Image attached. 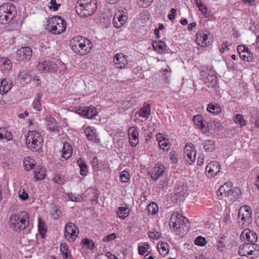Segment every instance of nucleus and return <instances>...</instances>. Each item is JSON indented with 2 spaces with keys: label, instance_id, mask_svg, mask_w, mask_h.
<instances>
[{
  "label": "nucleus",
  "instance_id": "1",
  "mask_svg": "<svg viewBox=\"0 0 259 259\" xmlns=\"http://www.w3.org/2000/svg\"><path fill=\"white\" fill-rule=\"evenodd\" d=\"M9 225L14 231L20 232L25 230L28 233L31 228L29 213L22 211L12 214L9 218Z\"/></svg>",
  "mask_w": 259,
  "mask_h": 259
},
{
  "label": "nucleus",
  "instance_id": "2",
  "mask_svg": "<svg viewBox=\"0 0 259 259\" xmlns=\"http://www.w3.org/2000/svg\"><path fill=\"white\" fill-rule=\"evenodd\" d=\"M70 45L75 53L81 56L89 53L93 46L90 40L79 35L74 37L70 40Z\"/></svg>",
  "mask_w": 259,
  "mask_h": 259
},
{
  "label": "nucleus",
  "instance_id": "3",
  "mask_svg": "<svg viewBox=\"0 0 259 259\" xmlns=\"http://www.w3.org/2000/svg\"><path fill=\"white\" fill-rule=\"evenodd\" d=\"M75 9L76 11L81 17L92 16L97 9V0H78Z\"/></svg>",
  "mask_w": 259,
  "mask_h": 259
},
{
  "label": "nucleus",
  "instance_id": "4",
  "mask_svg": "<svg viewBox=\"0 0 259 259\" xmlns=\"http://www.w3.org/2000/svg\"><path fill=\"white\" fill-rule=\"evenodd\" d=\"M16 15L17 10L13 4L6 3L0 6V24L9 23Z\"/></svg>",
  "mask_w": 259,
  "mask_h": 259
},
{
  "label": "nucleus",
  "instance_id": "5",
  "mask_svg": "<svg viewBox=\"0 0 259 259\" xmlns=\"http://www.w3.org/2000/svg\"><path fill=\"white\" fill-rule=\"evenodd\" d=\"M66 28V21L60 16H54L47 21L46 29L53 34H61Z\"/></svg>",
  "mask_w": 259,
  "mask_h": 259
},
{
  "label": "nucleus",
  "instance_id": "6",
  "mask_svg": "<svg viewBox=\"0 0 259 259\" xmlns=\"http://www.w3.org/2000/svg\"><path fill=\"white\" fill-rule=\"evenodd\" d=\"M42 138L39 133L29 131L25 138V142L27 147L32 151H39L42 146Z\"/></svg>",
  "mask_w": 259,
  "mask_h": 259
},
{
  "label": "nucleus",
  "instance_id": "7",
  "mask_svg": "<svg viewBox=\"0 0 259 259\" xmlns=\"http://www.w3.org/2000/svg\"><path fill=\"white\" fill-rule=\"evenodd\" d=\"M169 224L170 227L176 230L180 228L184 230L185 227L186 228V229H188L190 227V223L188 220L177 212L173 213L171 214Z\"/></svg>",
  "mask_w": 259,
  "mask_h": 259
},
{
  "label": "nucleus",
  "instance_id": "8",
  "mask_svg": "<svg viewBox=\"0 0 259 259\" xmlns=\"http://www.w3.org/2000/svg\"><path fill=\"white\" fill-rule=\"evenodd\" d=\"M58 68V65L52 61L46 60L39 62L36 66V69L40 73L56 72Z\"/></svg>",
  "mask_w": 259,
  "mask_h": 259
},
{
  "label": "nucleus",
  "instance_id": "9",
  "mask_svg": "<svg viewBox=\"0 0 259 259\" xmlns=\"http://www.w3.org/2000/svg\"><path fill=\"white\" fill-rule=\"evenodd\" d=\"M184 155L185 160L189 165L194 163L196 157V151L193 144L187 143L184 149Z\"/></svg>",
  "mask_w": 259,
  "mask_h": 259
},
{
  "label": "nucleus",
  "instance_id": "10",
  "mask_svg": "<svg viewBox=\"0 0 259 259\" xmlns=\"http://www.w3.org/2000/svg\"><path fill=\"white\" fill-rule=\"evenodd\" d=\"M78 234V228L74 223L69 222L66 224L64 229V236L68 241H74Z\"/></svg>",
  "mask_w": 259,
  "mask_h": 259
},
{
  "label": "nucleus",
  "instance_id": "11",
  "mask_svg": "<svg viewBox=\"0 0 259 259\" xmlns=\"http://www.w3.org/2000/svg\"><path fill=\"white\" fill-rule=\"evenodd\" d=\"M237 51L240 58L244 61L251 62L253 61L254 56L250 50L244 45H239L237 47Z\"/></svg>",
  "mask_w": 259,
  "mask_h": 259
},
{
  "label": "nucleus",
  "instance_id": "12",
  "mask_svg": "<svg viewBox=\"0 0 259 259\" xmlns=\"http://www.w3.org/2000/svg\"><path fill=\"white\" fill-rule=\"evenodd\" d=\"M238 217L244 222L249 224L252 222V211L250 206L247 205L242 206L238 211Z\"/></svg>",
  "mask_w": 259,
  "mask_h": 259
},
{
  "label": "nucleus",
  "instance_id": "13",
  "mask_svg": "<svg viewBox=\"0 0 259 259\" xmlns=\"http://www.w3.org/2000/svg\"><path fill=\"white\" fill-rule=\"evenodd\" d=\"M77 113L89 119L93 118L97 115L96 109L93 106L79 107L77 109Z\"/></svg>",
  "mask_w": 259,
  "mask_h": 259
},
{
  "label": "nucleus",
  "instance_id": "14",
  "mask_svg": "<svg viewBox=\"0 0 259 259\" xmlns=\"http://www.w3.org/2000/svg\"><path fill=\"white\" fill-rule=\"evenodd\" d=\"M32 49L30 47H21L17 50L16 58L19 61L29 60L32 56Z\"/></svg>",
  "mask_w": 259,
  "mask_h": 259
},
{
  "label": "nucleus",
  "instance_id": "15",
  "mask_svg": "<svg viewBox=\"0 0 259 259\" xmlns=\"http://www.w3.org/2000/svg\"><path fill=\"white\" fill-rule=\"evenodd\" d=\"M128 136L130 144L132 147H136L139 143V132L138 128L130 127L128 130Z\"/></svg>",
  "mask_w": 259,
  "mask_h": 259
},
{
  "label": "nucleus",
  "instance_id": "16",
  "mask_svg": "<svg viewBox=\"0 0 259 259\" xmlns=\"http://www.w3.org/2000/svg\"><path fill=\"white\" fill-rule=\"evenodd\" d=\"M232 188V183H225L218 190L217 192L218 197L220 199H222L224 197L230 196Z\"/></svg>",
  "mask_w": 259,
  "mask_h": 259
},
{
  "label": "nucleus",
  "instance_id": "17",
  "mask_svg": "<svg viewBox=\"0 0 259 259\" xmlns=\"http://www.w3.org/2000/svg\"><path fill=\"white\" fill-rule=\"evenodd\" d=\"M127 17L123 12L119 11L116 13L113 19V26L116 28H120L126 22Z\"/></svg>",
  "mask_w": 259,
  "mask_h": 259
},
{
  "label": "nucleus",
  "instance_id": "18",
  "mask_svg": "<svg viewBox=\"0 0 259 259\" xmlns=\"http://www.w3.org/2000/svg\"><path fill=\"white\" fill-rule=\"evenodd\" d=\"M165 168L163 164H157L150 172L151 179L154 181H157L161 176H162L165 171Z\"/></svg>",
  "mask_w": 259,
  "mask_h": 259
},
{
  "label": "nucleus",
  "instance_id": "19",
  "mask_svg": "<svg viewBox=\"0 0 259 259\" xmlns=\"http://www.w3.org/2000/svg\"><path fill=\"white\" fill-rule=\"evenodd\" d=\"M113 62L116 68L122 69L127 65V60L125 56L122 53H117L113 58Z\"/></svg>",
  "mask_w": 259,
  "mask_h": 259
},
{
  "label": "nucleus",
  "instance_id": "20",
  "mask_svg": "<svg viewBox=\"0 0 259 259\" xmlns=\"http://www.w3.org/2000/svg\"><path fill=\"white\" fill-rule=\"evenodd\" d=\"M46 124L48 130L53 132H59V125L56 120L53 116H47L46 117Z\"/></svg>",
  "mask_w": 259,
  "mask_h": 259
},
{
  "label": "nucleus",
  "instance_id": "21",
  "mask_svg": "<svg viewBox=\"0 0 259 259\" xmlns=\"http://www.w3.org/2000/svg\"><path fill=\"white\" fill-rule=\"evenodd\" d=\"M188 188L184 182H177L175 186V194L177 196H184L187 192Z\"/></svg>",
  "mask_w": 259,
  "mask_h": 259
},
{
  "label": "nucleus",
  "instance_id": "22",
  "mask_svg": "<svg viewBox=\"0 0 259 259\" xmlns=\"http://www.w3.org/2000/svg\"><path fill=\"white\" fill-rule=\"evenodd\" d=\"M13 85V81L11 79H2L0 85V94L4 95L6 94L11 89Z\"/></svg>",
  "mask_w": 259,
  "mask_h": 259
},
{
  "label": "nucleus",
  "instance_id": "23",
  "mask_svg": "<svg viewBox=\"0 0 259 259\" xmlns=\"http://www.w3.org/2000/svg\"><path fill=\"white\" fill-rule=\"evenodd\" d=\"M61 158H64L65 160H67L72 155V147L68 142H65L63 144V147L61 150Z\"/></svg>",
  "mask_w": 259,
  "mask_h": 259
},
{
  "label": "nucleus",
  "instance_id": "24",
  "mask_svg": "<svg viewBox=\"0 0 259 259\" xmlns=\"http://www.w3.org/2000/svg\"><path fill=\"white\" fill-rule=\"evenodd\" d=\"M196 41L198 45L203 47L209 46L207 34L204 32H200L196 34Z\"/></svg>",
  "mask_w": 259,
  "mask_h": 259
},
{
  "label": "nucleus",
  "instance_id": "25",
  "mask_svg": "<svg viewBox=\"0 0 259 259\" xmlns=\"http://www.w3.org/2000/svg\"><path fill=\"white\" fill-rule=\"evenodd\" d=\"M241 236H245L246 239L251 242L253 246L254 243L256 242L257 240V236L256 234L253 231L250 230H244L241 234Z\"/></svg>",
  "mask_w": 259,
  "mask_h": 259
},
{
  "label": "nucleus",
  "instance_id": "26",
  "mask_svg": "<svg viewBox=\"0 0 259 259\" xmlns=\"http://www.w3.org/2000/svg\"><path fill=\"white\" fill-rule=\"evenodd\" d=\"M151 107L150 104H144V105L137 111L136 113L139 116L148 119L151 114Z\"/></svg>",
  "mask_w": 259,
  "mask_h": 259
},
{
  "label": "nucleus",
  "instance_id": "27",
  "mask_svg": "<svg viewBox=\"0 0 259 259\" xmlns=\"http://www.w3.org/2000/svg\"><path fill=\"white\" fill-rule=\"evenodd\" d=\"M159 147L163 150L168 151L170 148V145L167 139L163 137L162 134H158L156 136Z\"/></svg>",
  "mask_w": 259,
  "mask_h": 259
},
{
  "label": "nucleus",
  "instance_id": "28",
  "mask_svg": "<svg viewBox=\"0 0 259 259\" xmlns=\"http://www.w3.org/2000/svg\"><path fill=\"white\" fill-rule=\"evenodd\" d=\"M84 133L88 140L91 141L95 140L97 137L96 129L93 126L87 127L84 129Z\"/></svg>",
  "mask_w": 259,
  "mask_h": 259
},
{
  "label": "nucleus",
  "instance_id": "29",
  "mask_svg": "<svg viewBox=\"0 0 259 259\" xmlns=\"http://www.w3.org/2000/svg\"><path fill=\"white\" fill-rule=\"evenodd\" d=\"M46 169L44 167H37L34 171V178L36 181H40L45 179L46 176Z\"/></svg>",
  "mask_w": 259,
  "mask_h": 259
},
{
  "label": "nucleus",
  "instance_id": "30",
  "mask_svg": "<svg viewBox=\"0 0 259 259\" xmlns=\"http://www.w3.org/2000/svg\"><path fill=\"white\" fill-rule=\"evenodd\" d=\"M77 163L80 168V174L82 176H87L89 173V166L82 158H79Z\"/></svg>",
  "mask_w": 259,
  "mask_h": 259
},
{
  "label": "nucleus",
  "instance_id": "31",
  "mask_svg": "<svg viewBox=\"0 0 259 259\" xmlns=\"http://www.w3.org/2000/svg\"><path fill=\"white\" fill-rule=\"evenodd\" d=\"M153 49L158 54H163L164 52V48L166 47L165 44L161 40L154 41L152 43Z\"/></svg>",
  "mask_w": 259,
  "mask_h": 259
},
{
  "label": "nucleus",
  "instance_id": "32",
  "mask_svg": "<svg viewBox=\"0 0 259 259\" xmlns=\"http://www.w3.org/2000/svg\"><path fill=\"white\" fill-rule=\"evenodd\" d=\"M68 249L69 247L66 243L61 244L60 250L63 259H71V254Z\"/></svg>",
  "mask_w": 259,
  "mask_h": 259
},
{
  "label": "nucleus",
  "instance_id": "33",
  "mask_svg": "<svg viewBox=\"0 0 259 259\" xmlns=\"http://www.w3.org/2000/svg\"><path fill=\"white\" fill-rule=\"evenodd\" d=\"M13 138L11 133L5 128L0 127V141H9Z\"/></svg>",
  "mask_w": 259,
  "mask_h": 259
},
{
  "label": "nucleus",
  "instance_id": "34",
  "mask_svg": "<svg viewBox=\"0 0 259 259\" xmlns=\"http://www.w3.org/2000/svg\"><path fill=\"white\" fill-rule=\"evenodd\" d=\"M129 209L126 206H120L118 208L117 214L122 220L125 219L129 214Z\"/></svg>",
  "mask_w": 259,
  "mask_h": 259
},
{
  "label": "nucleus",
  "instance_id": "35",
  "mask_svg": "<svg viewBox=\"0 0 259 259\" xmlns=\"http://www.w3.org/2000/svg\"><path fill=\"white\" fill-rule=\"evenodd\" d=\"M168 245L163 242L158 243L157 245V249L160 255L163 256H165L168 253Z\"/></svg>",
  "mask_w": 259,
  "mask_h": 259
},
{
  "label": "nucleus",
  "instance_id": "36",
  "mask_svg": "<svg viewBox=\"0 0 259 259\" xmlns=\"http://www.w3.org/2000/svg\"><path fill=\"white\" fill-rule=\"evenodd\" d=\"M252 244L246 243L239 246L238 248V254L241 256H246L247 253L251 247H253Z\"/></svg>",
  "mask_w": 259,
  "mask_h": 259
},
{
  "label": "nucleus",
  "instance_id": "37",
  "mask_svg": "<svg viewBox=\"0 0 259 259\" xmlns=\"http://www.w3.org/2000/svg\"><path fill=\"white\" fill-rule=\"evenodd\" d=\"M41 96H42L41 94H40L39 93H37L36 95L35 98L34 99V100L32 104V106L33 108L37 111H40L42 108L40 102V101L41 98Z\"/></svg>",
  "mask_w": 259,
  "mask_h": 259
},
{
  "label": "nucleus",
  "instance_id": "38",
  "mask_svg": "<svg viewBox=\"0 0 259 259\" xmlns=\"http://www.w3.org/2000/svg\"><path fill=\"white\" fill-rule=\"evenodd\" d=\"M0 67H4L7 70H10L12 67L11 60L5 57L0 58Z\"/></svg>",
  "mask_w": 259,
  "mask_h": 259
},
{
  "label": "nucleus",
  "instance_id": "39",
  "mask_svg": "<svg viewBox=\"0 0 259 259\" xmlns=\"http://www.w3.org/2000/svg\"><path fill=\"white\" fill-rule=\"evenodd\" d=\"M33 162V159H30L29 157H25L23 161L25 169L29 171L33 168L34 166Z\"/></svg>",
  "mask_w": 259,
  "mask_h": 259
},
{
  "label": "nucleus",
  "instance_id": "40",
  "mask_svg": "<svg viewBox=\"0 0 259 259\" xmlns=\"http://www.w3.org/2000/svg\"><path fill=\"white\" fill-rule=\"evenodd\" d=\"M149 214H155L158 211V207L155 202H152L147 206L146 208Z\"/></svg>",
  "mask_w": 259,
  "mask_h": 259
},
{
  "label": "nucleus",
  "instance_id": "41",
  "mask_svg": "<svg viewBox=\"0 0 259 259\" xmlns=\"http://www.w3.org/2000/svg\"><path fill=\"white\" fill-rule=\"evenodd\" d=\"M241 195V191L240 189L234 187L233 188L230 193V196H232L231 199L234 201L236 200L240 197Z\"/></svg>",
  "mask_w": 259,
  "mask_h": 259
},
{
  "label": "nucleus",
  "instance_id": "42",
  "mask_svg": "<svg viewBox=\"0 0 259 259\" xmlns=\"http://www.w3.org/2000/svg\"><path fill=\"white\" fill-rule=\"evenodd\" d=\"M220 164L217 161H211V177L218 175L220 171Z\"/></svg>",
  "mask_w": 259,
  "mask_h": 259
},
{
  "label": "nucleus",
  "instance_id": "43",
  "mask_svg": "<svg viewBox=\"0 0 259 259\" xmlns=\"http://www.w3.org/2000/svg\"><path fill=\"white\" fill-rule=\"evenodd\" d=\"M53 181L55 183L59 184V185H63V184H65L66 182L65 177L60 174H56L53 177Z\"/></svg>",
  "mask_w": 259,
  "mask_h": 259
},
{
  "label": "nucleus",
  "instance_id": "44",
  "mask_svg": "<svg viewBox=\"0 0 259 259\" xmlns=\"http://www.w3.org/2000/svg\"><path fill=\"white\" fill-rule=\"evenodd\" d=\"M120 180L122 183H126L130 180V175L126 170H123L120 174Z\"/></svg>",
  "mask_w": 259,
  "mask_h": 259
},
{
  "label": "nucleus",
  "instance_id": "45",
  "mask_svg": "<svg viewBox=\"0 0 259 259\" xmlns=\"http://www.w3.org/2000/svg\"><path fill=\"white\" fill-rule=\"evenodd\" d=\"M82 242L83 243V246L87 248L93 250L95 248V244L92 240H90L87 238H85L82 240Z\"/></svg>",
  "mask_w": 259,
  "mask_h": 259
},
{
  "label": "nucleus",
  "instance_id": "46",
  "mask_svg": "<svg viewBox=\"0 0 259 259\" xmlns=\"http://www.w3.org/2000/svg\"><path fill=\"white\" fill-rule=\"evenodd\" d=\"M234 122L240 124V126H244L246 124V121L244 119L243 116L238 114L235 116Z\"/></svg>",
  "mask_w": 259,
  "mask_h": 259
},
{
  "label": "nucleus",
  "instance_id": "47",
  "mask_svg": "<svg viewBox=\"0 0 259 259\" xmlns=\"http://www.w3.org/2000/svg\"><path fill=\"white\" fill-rule=\"evenodd\" d=\"M18 195L20 199L23 201H26L29 198L28 194L26 192L24 188H20L18 191Z\"/></svg>",
  "mask_w": 259,
  "mask_h": 259
},
{
  "label": "nucleus",
  "instance_id": "48",
  "mask_svg": "<svg viewBox=\"0 0 259 259\" xmlns=\"http://www.w3.org/2000/svg\"><path fill=\"white\" fill-rule=\"evenodd\" d=\"M193 121L197 127H199L200 126H202V125H203V123L205 120L202 118V116L201 115H197L193 116Z\"/></svg>",
  "mask_w": 259,
  "mask_h": 259
},
{
  "label": "nucleus",
  "instance_id": "49",
  "mask_svg": "<svg viewBox=\"0 0 259 259\" xmlns=\"http://www.w3.org/2000/svg\"><path fill=\"white\" fill-rule=\"evenodd\" d=\"M171 71L170 69H163L162 71V75L164 76L165 78V83H170V78L171 77L170 73Z\"/></svg>",
  "mask_w": 259,
  "mask_h": 259
},
{
  "label": "nucleus",
  "instance_id": "50",
  "mask_svg": "<svg viewBox=\"0 0 259 259\" xmlns=\"http://www.w3.org/2000/svg\"><path fill=\"white\" fill-rule=\"evenodd\" d=\"M194 243L197 245L203 246L206 244V240L205 238L200 236L196 238Z\"/></svg>",
  "mask_w": 259,
  "mask_h": 259
},
{
  "label": "nucleus",
  "instance_id": "51",
  "mask_svg": "<svg viewBox=\"0 0 259 259\" xmlns=\"http://www.w3.org/2000/svg\"><path fill=\"white\" fill-rule=\"evenodd\" d=\"M203 134L208 135L209 134V128L208 123L205 121L203 123L202 126H200L199 127Z\"/></svg>",
  "mask_w": 259,
  "mask_h": 259
},
{
  "label": "nucleus",
  "instance_id": "52",
  "mask_svg": "<svg viewBox=\"0 0 259 259\" xmlns=\"http://www.w3.org/2000/svg\"><path fill=\"white\" fill-rule=\"evenodd\" d=\"M91 165L95 171H98L100 169L99 160L96 157L93 158L91 161Z\"/></svg>",
  "mask_w": 259,
  "mask_h": 259
},
{
  "label": "nucleus",
  "instance_id": "53",
  "mask_svg": "<svg viewBox=\"0 0 259 259\" xmlns=\"http://www.w3.org/2000/svg\"><path fill=\"white\" fill-rule=\"evenodd\" d=\"M149 245L148 243L145 242L142 246H139V252L141 255H144L148 250Z\"/></svg>",
  "mask_w": 259,
  "mask_h": 259
},
{
  "label": "nucleus",
  "instance_id": "54",
  "mask_svg": "<svg viewBox=\"0 0 259 259\" xmlns=\"http://www.w3.org/2000/svg\"><path fill=\"white\" fill-rule=\"evenodd\" d=\"M148 236L151 239L158 240L161 237V233L158 231H150Z\"/></svg>",
  "mask_w": 259,
  "mask_h": 259
},
{
  "label": "nucleus",
  "instance_id": "55",
  "mask_svg": "<svg viewBox=\"0 0 259 259\" xmlns=\"http://www.w3.org/2000/svg\"><path fill=\"white\" fill-rule=\"evenodd\" d=\"M213 123L214 124V132H216L218 135H220V133H222V131H223V126L221 125L220 123L219 122H217L215 120L213 121Z\"/></svg>",
  "mask_w": 259,
  "mask_h": 259
},
{
  "label": "nucleus",
  "instance_id": "56",
  "mask_svg": "<svg viewBox=\"0 0 259 259\" xmlns=\"http://www.w3.org/2000/svg\"><path fill=\"white\" fill-rule=\"evenodd\" d=\"M169 158L171 163L176 164L178 161V154L175 151H171L169 153Z\"/></svg>",
  "mask_w": 259,
  "mask_h": 259
},
{
  "label": "nucleus",
  "instance_id": "57",
  "mask_svg": "<svg viewBox=\"0 0 259 259\" xmlns=\"http://www.w3.org/2000/svg\"><path fill=\"white\" fill-rule=\"evenodd\" d=\"M51 213L53 218L55 219H58L61 212L57 206L52 207Z\"/></svg>",
  "mask_w": 259,
  "mask_h": 259
},
{
  "label": "nucleus",
  "instance_id": "58",
  "mask_svg": "<svg viewBox=\"0 0 259 259\" xmlns=\"http://www.w3.org/2000/svg\"><path fill=\"white\" fill-rule=\"evenodd\" d=\"M153 1V0H140L138 4L141 7L147 8L152 4Z\"/></svg>",
  "mask_w": 259,
  "mask_h": 259
},
{
  "label": "nucleus",
  "instance_id": "59",
  "mask_svg": "<svg viewBox=\"0 0 259 259\" xmlns=\"http://www.w3.org/2000/svg\"><path fill=\"white\" fill-rule=\"evenodd\" d=\"M169 179L167 177L163 178L158 182V186L160 188H164L168 186Z\"/></svg>",
  "mask_w": 259,
  "mask_h": 259
},
{
  "label": "nucleus",
  "instance_id": "60",
  "mask_svg": "<svg viewBox=\"0 0 259 259\" xmlns=\"http://www.w3.org/2000/svg\"><path fill=\"white\" fill-rule=\"evenodd\" d=\"M221 112V108L218 104H211V114H218Z\"/></svg>",
  "mask_w": 259,
  "mask_h": 259
},
{
  "label": "nucleus",
  "instance_id": "61",
  "mask_svg": "<svg viewBox=\"0 0 259 259\" xmlns=\"http://www.w3.org/2000/svg\"><path fill=\"white\" fill-rule=\"evenodd\" d=\"M68 198L70 201L78 202L80 201L81 197L80 195L76 196L72 193H70L68 194Z\"/></svg>",
  "mask_w": 259,
  "mask_h": 259
},
{
  "label": "nucleus",
  "instance_id": "62",
  "mask_svg": "<svg viewBox=\"0 0 259 259\" xmlns=\"http://www.w3.org/2000/svg\"><path fill=\"white\" fill-rule=\"evenodd\" d=\"M198 7L199 8V11H200L201 12L202 14H203L206 17H209V12H207V9L204 5H203V4L201 5H199V6Z\"/></svg>",
  "mask_w": 259,
  "mask_h": 259
},
{
  "label": "nucleus",
  "instance_id": "63",
  "mask_svg": "<svg viewBox=\"0 0 259 259\" xmlns=\"http://www.w3.org/2000/svg\"><path fill=\"white\" fill-rule=\"evenodd\" d=\"M227 64L228 70L229 71H233L236 70L237 68V64L233 62H228Z\"/></svg>",
  "mask_w": 259,
  "mask_h": 259
},
{
  "label": "nucleus",
  "instance_id": "64",
  "mask_svg": "<svg viewBox=\"0 0 259 259\" xmlns=\"http://www.w3.org/2000/svg\"><path fill=\"white\" fill-rule=\"evenodd\" d=\"M116 234L114 233H111V234L107 235L106 237H105L103 239V241L104 242H108L109 241H111V240L115 239L116 238Z\"/></svg>",
  "mask_w": 259,
  "mask_h": 259
}]
</instances>
